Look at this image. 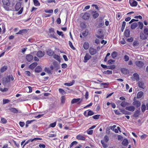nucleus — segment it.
Segmentation results:
<instances>
[{"label": "nucleus", "mask_w": 148, "mask_h": 148, "mask_svg": "<svg viewBox=\"0 0 148 148\" xmlns=\"http://www.w3.org/2000/svg\"><path fill=\"white\" fill-rule=\"evenodd\" d=\"M75 81L73 80L72 81V82H71L70 83H66L64 84V85L65 86H72L74 83Z\"/></svg>", "instance_id": "nucleus-29"}, {"label": "nucleus", "mask_w": 148, "mask_h": 148, "mask_svg": "<svg viewBox=\"0 0 148 148\" xmlns=\"http://www.w3.org/2000/svg\"><path fill=\"white\" fill-rule=\"evenodd\" d=\"M138 26V24L136 23H132L131 25V28L133 29H135Z\"/></svg>", "instance_id": "nucleus-23"}, {"label": "nucleus", "mask_w": 148, "mask_h": 148, "mask_svg": "<svg viewBox=\"0 0 148 148\" xmlns=\"http://www.w3.org/2000/svg\"><path fill=\"white\" fill-rule=\"evenodd\" d=\"M10 110L11 112L14 113H17L18 112V110L15 108H11Z\"/></svg>", "instance_id": "nucleus-33"}, {"label": "nucleus", "mask_w": 148, "mask_h": 148, "mask_svg": "<svg viewBox=\"0 0 148 148\" xmlns=\"http://www.w3.org/2000/svg\"><path fill=\"white\" fill-rule=\"evenodd\" d=\"M111 56L113 58H116L117 56L116 53V52H114L111 54Z\"/></svg>", "instance_id": "nucleus-41"}, {"label": "nucleus", "mask_w": 148, "mask_h": 148, "mask_svg": "<svg viewBox=\"0 0 148 148\" xmlns=\"http://www.w3.org/2000/svg\"><path fill=\"white\" fill-rule=\"evenodd\" d=\"M45 71L49 74L51 73V70L49 68H45Z\"/></svg>", "instance_id": "nucleus-46"}, {"label": "nucleus", "mask_w": 148, "mask_h": 148, "mask_svg": "<svg viewBox=\"0 0 148 148\" xmlns=\"http://www.w3.org/2000/svg\"><path fill=\"white\" fill-rule=\"evenodd\" d=\"M2 3L4 5L9 6L10 4L9 0H2Z\"/></svg>", "instance_id": "nucleus-15"}, {"label": "nucleus", "mask_w": 148, "mask_h": 148, "mask_svg": "<svg viewBox=\"0 0 148 148\" xmlns=\"http://www.w3.org/2000/svg\"><path fill=\"white\" fill-rule=\"evenodd\" d=\"M94 114V112L91 110H90L88 111V116H91Z\"/></svg>", "instance_id": "nucleus-51"}, {"label": "nucleus", "mask_w": 148, "mask_h": 148, "mask_svg": "<svg viewBox=\"0 0 148 148\" xmlns=\"http://www.w3.org/2000/svg\"><path fill=\"white\" fill-rule=\"evenodd\" d=\"M129 3L131 6L132 7L136 6L138 4L137 2L134 0H130Z\"/></svg>", "instance_id": "nucleus-5"}, {"label": "nucleus", "mask_w": 148, "mask_h": 148, "mask_svg": "<svg viewBox=\"0 0 148 148\" xmlns=\"http://www.w3.org/2000/svg\"><path fill=\"white\" fill-rule=\"evenodd\" d=\"M49 32L50 33H52V34H53L55 33V31L54 29L53 28H51L49 29Z\"/></svg>", "instance_id": "nucleus-45"}, {"label": "nucleus", "mask_w": 148, "mask_h": 148, "mask_svg": "<svg viewBox=\"0 0 148 148\" xmlns=\"http://www.w3.org/2000/svg\"><path fill=\"white\" fill-rule=\"evenodd\" d=\"M133 76L136 78V80H139V75L137 73H134L133 74Z\"/></svg>", "instance_id": "nucleus-37"}, {"label": "nucleus", "mask_w": 148, "mask_h": 148, "mask_svg": "<svg viewBox=\"0 0 148 148\" xmlns=\"http://www.w3.org/2000/svg\"><path fill=\"white\" fill-rule=\"evenodd\" d=\"M80 98L73 99L71 101V103L74 104L75 103H77V104H80L82 101H80Z\"/></svg>", "instance_id": "nucleus-3"}, {"label": "nucleus", "mask_w": 148, "mask_h": 148, "mask_svg": "<svg viewBox=\"0 0 148 148\" xmlns=\"http://www.w3.org/2000/svg\"><path fill=\"white\" fill-rule=\"evenodd\" d=\"M42 71L41 67L40 66H37L35 69V71L36 72L39 73Z\"/></svg>", "instance_id": "nucleus-26"}, {"label": "nucleus", "mask_w": 148, "mask_h": 148, "mask_svg": "<svg viewBox=\"0 0 148 148\" xmlns=\"http://www.w3.org/2000/svg\"><path fill=\"white\" fill-rule=\"evenodd\" d=\"M69 45L71 49L73 50H75V48L73 45L72 43L70 41H69Z\"/></svg>", "instance_id": "nucleus-40"}, {"label": "nucleus", "mask_w": 148, "mask_h": 148, "mask_svg": "<svg viewBox=\"0 0 148 148\" xmlns=\"http://www.w3.org/2000/svg\"><path fill=\"white\" fill-rule=\"evenodd\" d=\"M100 115H96L92 116V118L95 119H98L99 118Z\"/></svg>", "instance_id": "nucleus-52"}, {"label": "nucleus", "mask_w": 148, "mask_h": 148, "mask_svg": "<svg viewBox=\"0 0 148 148\" xmlns=\"http://www.w3.org/2000/svg\"><path fill=\"white\" fill-rule=\"evenodd\" d=\"M90 15L89 13L86 12L83 16L82 18L85 20L88 19L89 18Z\"/></svg>", "instance_id": "nucleus-9"}, {"label": "nucleus", "mask_w": 148, "mask_h": 148, "mask_svg": "<svg viewBox=\"0 0 148 148\" xmlns=\"http://www.w3.org/2000/svg\"><path fill=\"white\" fill-rule=\"evenodd\" d=\"M131 113L128 111H127L126 110H125L124 113L123 114H124L125 115H130Z\"/></svg>", "instance_id": "nucleus-55"}, {"label": "nucleus", "mask_w": 148, "mask_h": 148, "mask_svg": "<svg viewBox=\"0 0 148 148\" xmlns=\"http://www.w3.org/2000/svg\"><path fill=\"white\" fill-rule=\"evenodd\" d=\"M135 64L136 65L140 68H141L144 65L143 63L141 61H136Z\"/></svg>", "instance_id": "nucleus-8"}, {"label": "nucleus", "mask_w": 148, "mask_h": 148, "mask_svg": "<svg viewBox=\"0 0 148 148\" xmlns=\"http://www.w3.org/2000/svg\"><path fill=\"white\" fill-rule=\"evenodd\" d=\"M89 53L92 55H93L97 53V50L92 47H90L89 49Z\"/></svg>", "instance_id": "nucleus-6"}, {"label": "nucleus", "mask_w": 148, "mask_h": 148, "mask_svg": "<svg viewBox=\"0 0 148 148\" xmlns=\"http://www.w3.org/2000/svg\"><path fill=\"white\" fill-rule=\"evenodd\" d=\"M76 138L78 140H84L85 139V138L84 136L80 134L77 135Z\"/></svg>", "instance_id": "nucleus-14"}, {"label": "nucleus", "mask_w": 148, "mask_h": 148, "mask_svg": "<svg viewBox=\"0 0 148 148\" xmlns=\"http://www.w3.org/2000/svg\"><path fill=\"white\" fill-rule=\"evenodd\" d=\"M146 106L145 104H142L141 106V111L142 112H144L146 110Z\"/></svg>", "instance_id": "nucleus-36"}, {"label": "nucleus", "mask_w": 148, "mask_h": 148, "mask_svg": "<svg viewBox=\"0 0 148 148\" xmlns=\"http://www.w3.org/2000/svg\"><path fill=\"white\" fill-rule=\"evenodd\" d=\"M77 144V142L76 141L73 142L70 144V147L71 148L74 145H76Z\"/></svg>", "instance_id": "nucleus-44"}, {"label": "nucleus", "mask_w": 148, "mask_h": 148, "mask_svg": "<svg viewBox=\"0 0 148 148\" xmlns=\"http://www.w3.org/2000/svg\"><path fill=\"white\" fill-rule=\"evenodd\" d=\"M140 111L139 110H136L133 116L134 117H138L139 116L140 113Z\"/></svg>", "instance_id": "nucleus-28"}, {"label": "nucleus", "mask_w": 148, "mask_h": 148, "mask_svg": "<svg viewBox=\"0 0 148 148\" xmlns=\"http://www.w3.org/2000/svg\"><path fill=\"white\" fill-rule=\"evenodd\" d=\"M37 65V62H34L31 64L29 66V68L31 69H34Z\"/></svg>", "instance_id": "nucleus-16"}, {"label": "nucleus", "mask_w": 148, "mask_h": 148, "mask_svg": "<svg viewBox=\"0 0 148 148\" xmlns=\"http://www.w3.org/2000/svg\"><path fill=\"white\" fill-rule=\"evenodd\" d=\"M125 109L129 111L133 112L135 110V108L133 106H130L126 107L125 108Z\"/></svg>", "instance_id": "nucleus-4"}, {"label": "nucleus", "mask_w": 148, "mask_h": 148, "mask_svg": "<svg viewBox=\"0 0 148 148\" xmlns=\"http://www.w3.org/2000/svg\"><path fill=\"white\" fill-rule=\"evenodd\" d=\"M56 135L55 134H49L48 135V136L49 137H56Z\"/></svg>", "instance_id": "nucleus-60"}, {"label": "nucleus", "mask_w": 148, "mask_h": 148, "mask_svg": "<svg viewBox=\"0 0 148 148\" xmlns=\"http://www.w3.org/2000/svg\"><path fill=\"white\" fill-rule=\"evenodd\" d=\"M133 105L136 106L137 108L140 106V102L139 101H134L132 103Z\"/></svg>", "instance_id": "nucleus-10"}, {"label": "nucleus", "mask_w": 148, "mask_h": 148, "mask_svg": "<svg viewBox=\"0 0 148 148\" xmlns=\"http://www.w3.org/2000/svg\"><path fill=\"white\" fill-rule=\"evenodd\" d=\"M1 121L2 123L5 124L7 122V120L4 118H2L1 119Z\"/></svg>", "instance_id": "nucleus-47"}, {"label": "nucleus", "mask_w": 148, "mask_h": 148, "mask_svg": "<svg viewBox=\"0 0 148 148\" xmlns=\"http://www.w3.org/2000/svg\"><path fill=\"white\" fill-rule=\"evenodd\" d=\"M123 59L125 61H127L129 60V57L127 55H125L124 56Z\"/></svg>", "instance_id": "nucleus-53"}, {"label": "nucleus", "mask_w": 148, "mask_h": 148, "mask_svg": "<svg viewBox=\"0 0 148 148\" xmlns=\"http://www.w3.org/2000/svg\"><path fill=\"white\" fill-rule=\"evenodd\" d=\"M143 93L142 91H140L138 92L137 94V98L139 99L141 98L143 96Z\"/></svg>", "instance_id": "nucleus-25"}, {"label": "nucleus", "mask_w": 148, "mask_h": 148, "mask_svg": "<svg viewBox=\"0 0 148 148\" xmlns=\"http://www.w3.org/2000/svg\"><path fill=\"white\" fill-rule=\"evenodd\" d=\"M101 143L103 147L104 148H106L107 147L106 144L104 143L103 141L102 140L101 141Z\"/></svg>", "instance_id": "nucleus-48"}, {"label": "nucleus", "mask_w": 148, "mask_h": 148, "mask_svg": "<svg viewBox=\"0 0 148 148\" xmlns=\"http://www.w3.org/2000/svg\"><path fill=\"white\" fill-rule=\"evenodd\" d=\"M8 67L7 66L4 65L1 68L0 72L2 73H3L8 69Z\"/></svg>", "instance_id": "nucleus-13"}, {"label": "nucleus", "mask_w": 148, "mask_h": 148, "mask_svg": "<svg viewBox=\"0 0 148 148\" xmlns=\"http://www.w3.org/2000/svg\"><path fill=\"white\" fill-rule=\"evenodd\" d=\"M25 58L29 62L31 61L33 59V57L30 54L27 55Z\"/></svg>", "instance_id": "nucleus-7"}, {"label": "nucleus", "mask_w": 148, "mask_h": 148, "mask_svg": "<svg viewBox=\"0 0 148 148\" xmlns=\"http://www.w3.org/2000/svg\"><path fill=\"white\" fill-rule=\"evenodd\" d=\"M57 33L59 36H61L62 37H63L64 36V34H63L62 32H60L57 30Z\"/></svg>", "instance_id": "nucleus-49"}, {"label": "nucleus", "mask_w": 148, "mask_h": 148, "mask_svg": "<svg viewBox=\"0 0 148 148\" xmlns=\"http://www.w3.org/2000/svg\"><path fill=\"white\" fill-rule=\"evenodd\" d=\"M140 37L141 39L144 40L146 39L148 37L143 32H141L140 33Z\"/></svg>", "instance_id": "nucleus-12"}, {"label": "nucleus", "mask_w": 148, "mask_h": 148, "mask_svg": "<svg viewBox=\"0 0 148 148\" xmlns=\"http://www.w3.org/2000/svg\"><path fill=\"white\" fill-rule=\"evenodd\" d=\"M27 32V30L26 29H23L20 30L18 32L16 33V34H22L23 33H26Z\"/></svg>", "instance_id": "nucleus-19"}, {"label": "nucleus", "mask_w": 148, "mask_h": 148, "mask_svg": "<svg viewBox=\"0 0 148 148\" xmlns=\"http://www.w3.org/2000/svg\"><path fill=\"white\" fill-rule=\"evenodd\" d=\"M53 58L59 61L60 60V57L58 55H54L53 56Z\"/></svg>", "instance_id": "nucleus-42"}, {"label": "nucleus", "mask_w": 148, "mask_h": 148, "mask_svg": "<svg viewBox=\"0 0 148 148\" xmlns=\"http://www.w3.org/2000/svg\"><path fill=\"white\" fill-rule=\"evenodd\" d=\"M21 7V5L20 3H17L15 6V9L16 11H18Z\"/></svg>", "instance_id": "nucleus-27"}, {"label": "nucleus", "mask_w": 148, "mask_h": 148, "mask_svg": "<svg viewBox=\"0 0 148 148\" xmlns=\"http://www.w3.org/2000/svg\"><path fill=\"white\" fill-rule=\"evenodd\" d=\"M65 98L64 96L62 97L61 101L62 103H64L65 102Z\"/></svg>", "instance_id": "nucleus-57"}, {"label": "nucleus", "mask_w": 148, "mask_h": 148, "mask_svg": "<svg viewBox=\"0 0 148 148\" xmlns=\"http://www.w3.org/2000/svg\"><path fill=\"white\" fill-rule=\"evenodd\" d=\"M128 141L127 139H124L122 142V144L124 146H126L128 144Z\"/></svg>", "instance_id": "nucleus-31"}, {"label": "nucleus", "mask_w": 148, "mask_h": 148, "mask_svg": "<svg viewBox=\"0 0 148 148\" xmlns=\"http://www.w3.org/2000/svg\"><path fill=\"white\" fill-rule=\"evenodd\" d=\"M115 61L114 60L110 59L108 61V62L109 64H112L113 62H114Z\"/></svg>", "instance_id": "nucleus-56"}, {"label": "nucleus", "mask_w": 148, "mask_h": 148, "mask_svg": "<svg viewBox=\"0 0 148 148\" xmlns=\"http://www.w3.org/2000/svg\"><path fill=\"white\" fill-rule=\"evenodd\" d=\"M34 5L35 6H39L40 4L38 0H33Z\"/></svg>", "instance_id": "nucleus-30"}, {"label": "nucleus", "mask_w": 148, "mask_h": 148, "mask_svg": "<svg viewBox=\"0 0 148 148\" xmlns=\"http://www.w3.org/2000/svg\"><path fill=\"white\" fill-rule=\"evenodd\" d=\"M121 72L124 74H127L129 73L128 70L126 69L123 68L121 69Z\"/></svg>", "instance_id": "nucleus-18"}, {"label": "nucleus", "mask_w": 148, "mask_h": 148, "mask_svg": "<svg viewBox=\"0 0 148 148\" xmlns=\"http://www.w3.org/2000/svg\"><path fill=\"white\" fill-rule=\"evenodd\" d=\"M47 53L48 55L52 56L54 54V52L51 49H49L47 51Z\"/></svg>", "instance_id": "nucleus-22"}, {"label": "nucleus", "mask_w": 148, "mask_h": 148, "mask_svg": "<svg viewBox=\"0 0 148 148\" xmlns=\"http://www.w3.org/2000/svg\"><path fill=\"white\" fill-rule=\"evenodd\" d=\"M10 102V101L8 99H3V104L8 103Z\"/></svg>", "instance_id": "nucleus-35"}, {"label": "nucleus", "mask_w": 148, "mask_h": 148, "mask_svg": "<svg viewBox=\"0 0 148 148\" xmlns=\"http://www.w3.org/2000/svg\"><path fill=\"white\" fill-rule=\"evenodd\" d=\"M56 125V122H54L53 123H51L50 124L49 126L50 127H54Z\"/></svg>", "instance_id": "nucleus-54"}, {"label": "nucleus", "mask_w": 148, "mask_h": 148, "mask_svg": "<svg viewBox=\"0 0 148 148\" xmlns=\"http://www.w3.org/2000/svg\"><path fill=\"white\" fill-rule=\"evenodd\" d=\"M138 27L140 29H142L143 28V27L144 26L143 23L142 22H139L138 23Z\"/></svg>", "instance_id": "nucleus-32"}, {"label": "nucleus", "mask_w": 148, "mask_h": 148, "mask_svg": "<svg viewBox=\"0 0 148 148\" xmlns=\"http://www.w3.org/2000/svg\"><path fill=\"white\" fill-rule=\"evenodd\" d=\"M127 104H128V103L127 102L123 101L120 103V105L122 107H125L126 105Z\"/></svg>", "instance_id": "nucleus-34"}, {"label": "nucleus", "mask_w": 148, "mask_h": 148, "mask_svg": "<svg viewBox=\"0 0 148 148\" xmlns=\"http://www.w3.org/2000/svg\"><path fill=\"white\" fill-rule=\"evenodd\" d=\"M138 86L139 87L144 88V84L143 81H139L138 83Z\"/></svg>", "instance_id": "nucleus-24"}, {"label": "nucleus", "mask_w": 148, "mask_h": 148, "mask_svg": "<svg viewBox=\"0 0 148 148\" xmlns=\"http://www.w3.org/2000/svg\"><path fill=\"white\" fill-rule=\"evenodd\" d=\"M91 58V56L88 53H86L84 57V59L83 60L84 62L86 63L88 61L90 60Z\"/></svg>", "instance_id": "nucleus-2"}, {"label": "nucleus", "mask_w": 148, "mask_h": 148, "mask_svg": "<svg viewBox=\"0 0 148 148\" xmlns=\"http://www.w3.org/2000/svg\"><path fill=\"white\" fill-rule=\"evenodd\" d=\"M92 15L94 18H97L99 16V14L96 11L93 12H92Z\"/></svg>", "instance_id": "nucleus-20"}, {"label": "nucleus", "mask_w": 148, "mask_h": 148, "mask_svg": "<svg viewBox=\"0 0 148 148\" xmlns=\"http://www.w3.org/2000/svg\"><path fill=\"white\" fill-rule=\"evenodd\" d=\"M45 12H46V13H52L53 12V10L51 9L49 10H45Z\"/></svg>", "instance_id": "nucleus-50"}, {"label": "nucleus", "mask_w": 148, "mask_h": 148, "mask_svg": "<svg viewBox=\"0 0 148 148\" xmlns=\"http://www.w3.org/2000/svg\"><path fill=\"white\" fill-rule=\"evenodd\" d=\"M124 34L125 36L128 37L130 36V31L129 29H126L125 30L124 33Z\"/></svg>", "instance_id": "nucleus-17"}, {"label": "nucleus", "mask_w": 148, "mask_h": 148, "mask_svg": "<svg viewBox=\"0 0 148 148\" xmlns=\"http://www.w3.org/2000/svg\"><path fill=\"white\" fill-rule=\"evenodd\" d=\"M116 67V66L114 65H110L107 66V69H114Z\"/></svg>", "instance_id": "nucleus-38"}, {"label": "nucleus", "mask_w": 148, "mask_h": 148, "mask_svg": "<svg viewBox=\"0 0 148 148\" xmlns=\"http://www.w3.org/2000/svg\"><path fill=\"white\" fill-rule=\"evenodd\" d=\"M19 125L21 127H23L25 124V123L23 122L20 121L19 122Z\"/></svg>", "instance_id": "nucleus-58"}, {"label": "nucleus", "mask_w": 148, "mask_h": 148, "mask_svg": "<svg viewBox=\"0 0 148 148\" xmlns=\"http://www.w3.org/2000/svg\"><path fill=\"white\" fill-rule=\"evenodd\" d=\"M83 47L84 49L86 50L89 47V44L88 42H85L83 45Z\"/></svg>", "instance_id": "nucleus-21"}, {"label": "nucleus", "mask_w": 148, "mask_h": 148, "mask_svg": "<svg viewBox=\"0 0 148 148\" xmlns=\"http://www.w3.org/2000/svg\"><path fill=\"white\" fill-rule=\"evenodd\" d=\"M144 34L147 37H148V29L145 28L144 30Z\"/></svg>", "instance_id": "nucleus-39"}, {"label": "nucleus", "mask_w": 148, "mask_h": 148, "mask_svg": "<svg viewBox=\"0 0 148 148\" xmlns=\"http://www.w3.org/2000/svg\"><path fill=\"white\" fill-rule=\"evenodd\" d=\"M45 55V52H42L41 51H38L36 54L37 56L40 58H41Z\"/></svg>", "instance_id": "nucleus-11"}, {"label": "nucleus", "mask_w": 148, "mask_h": 148, "mask_svg": "<svg viewBox=\"0 0 148 148\" xmlns=\"http://www.w3.org/2000/svg\"><path fill=\"white\" fill-rule=\"evenodd\" d=\"M14 78L12 75L6 76L3 78L2 83L5 85L10 82L11 81L14 82Z\"/></svg>", "instance_id": "nucleus-1"}, {"label": "nucleus", "mask_w": 148, "mask_h": 148, "mask_svg": "<svg viewBox=\"0 0 148 148\" xmlns=\"http://www.w3.org/2000/svg\"><path fill=\"white\" fill-rule=\"evenodd\" d=\"M133 45L134 47H137L139 45V43L137 41H135L134 42Z\"/></svg>", "instance_id": "nucleus-43"}, {"label": "nucleus", "mask_w": 148, "mask_h": 148, "mask_svg": "<svg viewBox=\"0 0 148 148\" xmlns=\"http://www.w3.org/2000/svg\"><path fill=\"white\" fill-rule=\"evenodd\" d=\"M62 68L63 69L66 68L67 67V65L66 64H63L62 65Z\"/></svg>", "instance_id": "nucleus-63"}, {"label": "nucleus", "mask_w": 148, "mask_h": 148, "mask_svg": "<svg viewBox=\"0 0 148 148\" xmlns=\"http://www.w3.org/2000/svg\"><path fill=\"white\" fill-rule=\"evenodd\" d=\"M115 113L117 115H120L121 114V113L118 110H114Z\"/></svg>", "instance_id": "nucleus-59"}, {"label": "nucleus", "mask_w": 148, "mask_h": 148, "mask_svg": "<svg viewBox=\"0 0 148 148\" xmlns=\"http://www.w3.org/2000/svg\"><path fill=\"white\" fill-rule=\"evenodd\" d=\"M26 89L28 88V89H29V92H31L32 91V88L31 86H27L26 87Z\"/></svg>", "instance_id": "nucleus-61"}, {"label": "nucleus", "mask_w": 148, "mask_h": 148, "mask_svg": "<svg viewBox=\"0 0 148 148\" xmlns=\"http://www.w3.org/2000/svg\"><path fill=\"white\" fill-rule=\"evenodd\" d=\"M39 147L40 148H45V145L44 144H39Z\"/></svg>", "instance_id": "nucleus-64"}, {"label": "nucleus", "mask_w": 148, "mask_h": 148, "mask_svg": "<svg viewBox=\"0 0 148 148\" xmlns=\"http://www.w3.org/2000/svg\"><path fill=\"white\" fill-rule=\"evenodd\" d=\"M104 140L106 142H107L108 141V137L106 135L105 136Z\"/></svg>", "instance_id": "nucleus-62"}]
</instances>
